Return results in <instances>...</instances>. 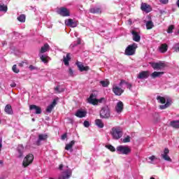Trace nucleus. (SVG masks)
<instances>
[{
    "label": "nucleus",
    "instance_id": "f257e3e1",
    "mask_svg": "<svg viewBox=\"0 0 179 179\" xmlns=\"http://www.w3.org/2000/svg\"><path fill=\"white\" fill-rule=\"evenodd\" d=\"M59 169L62 171L61 174L59 176V179H69L72 177V170L67 166L60 164Z\"/></svg>",
    "mask_w": 179,
    "mask_h": 179
},
{
    "label": "nucleus",
    "instance_id": "f03ea898",
    "mask_svg": "<svg viewBox=\"0 0 179 179\" xmlns=\"http://www.w3.org/2000/svg\"><path fill=\"white\" fill-rule=\"evenodd\" d=\"M110 134L113 139L117 141L118 139H120V138H122V129L118 127H113L110 131Z\"/></svg>",
    "mask_w": 179,
    "mask_h": 179
},
{
    "label": "nucleus",
    "instance_id": "7ed1b4c3",
    "mask_svg": "<svg viewBox=\"0 0 179 179\" xmlns=\"http://www.w3.org/2000/svg\"><path fill=\"white\" fill-rule=\"evenodd\" d=\"M99 115L101 118L108 120L111 117V110L108 106H103L100 110Z\"/></svg>",
    "mask_w": 179,
    "mask_h": 179
},
{
    "label": "nucleus",
    "instance_id": "20e7f679",
    "mask_svg": "<svg viewBox=\"0 0 179 179\" xmlns=\"http://www.w3.org/2000/svg\"><path fill=\"white\" fill-rule=\"evenodd\" d=\"M131 150V147L128 145H119L116 148V152L118 155H129Z\"/></svg>",
    "mask_w": 179,
    "mask_h": 179
},
{
    "label": "nucleus",
    "instance_id": "39448f33",
    "mask_svg": "<svg viewBox=\"0 0 179 179\" xmlns=\"http://www.w3.org/2000/svg\"><path fill=\"white\" fill-rule=\"evenodd\" d=\"M137 48L138 44L132 43L131 45L127 46L124 51V54L126 55H135V52L136 51Z\"/></svg>",
    "mask_w": 179,
    "mask_h": 179
},
{
    "label": "nucleus",
    "instance_id": "423d86ee",
    "mask_svg": "<svg viewBox=\"0 0 179 179\" xmlns=\"http://www.w3.org/2000/svg\"><path fill=\"white\" fill-rule=\"evenodd\" d=\"M33 160H34V156L32 154H29L27 155L23 160L22 166L23 167H27V166H30L33 163Z\"/></svg>",
    "mask_w": 179,
    "mask_h": 179
},
{
    "label": "nucleus",
    "instance_id": "0eeeda50",
    "mask_svg": "<svg viewBox=\"0 0 179 179\" xmlns=\"http://www.w3.org/2000/svg\"><path fill=\"white\" fill-rule=\"evenodd\" d=\"M124 90V87L120 86V83L119 85L113 84V92L116 96H121Z\"/></svg>",
    "mask_w": 179,
    "mask_h": 179
},
{
    "label": "nucleus",
    "instance_id": "6e6552de",
    "mask_svg": "<svg viewBox=\"0 0 179 179\" xmlns=\"http://www.w3.org/2000/svg\"><path fill=\"white\" fill-rule=\"evenodd\" d=\"M150 65H151L152 68L153 69H163L164 68H166V64L163 62H150Z\"/></svg>",
    "mask_w": 179,
    "mask_h": 179
},
{
    "label": "nucleus",
    "instance_id": "1a4fd4ad",
    "mask_svg": "<svg viewBox=\"0 0 179 179\" xmlns=\"http://www.w3.org/2000/svg\"><path fill=\"white\" fill-rule=\"evenodd\" d=\"M87 103L92 104V106H97V98L96 94H92L87 99Z\"/></svg>",
    "mask_w": 179,
    "mask_h": 179
},
{
    "label": "nucleus",
    "instance_id": "9d476101",
    "mask_svg": "<svg viewBox=\"0 0 179 179\" xmlns=\"http://www.w3.org/2000/svg\"><path fill=\"white\" fill-rule=\"evenodd\" d=\"M76 64L77 65V66L80 72H83L84 71H87L90 69V68L89 66H85L83 65V64H82V62H77L76 63Z\"/></svg>",
    "mask_w": 179,
    "mask_h": 179
},
{
    "label": "nucleus",
    "instance_id": "9b49d317",
    "mask_svg": "<svg viewBox=\"0 0 179 179\" xmlns=\"http://www.w3.org/2000/svg\"><path fill=\"white\" fill-rule=\"evenodd\" d=\"M57 12L59 15H61V16H69V10H68L66 8H60Z\"/></svg>",
    "mask_w": 179,
    "mask_h": 179
},
{
    "label": "nucleus",
    "instance_id": "f8f14e48",
    "mask_svg": "<svg viewBox=\"0 0 179 179\" xmlns=\"http://www.w3.org/2000/svg\"><path fill=\"white\" fill-rule=\"evenodd\" d=\"M17 157H22L23 153H24V147L22 145H19L17 148Z\"/></svg>",
    "mask_w": 179,
    "mask_h": 179
},
{
    "label": "nucleus",
    "instance_id": "ddd939ff",
    "mask_svg": "<svg viewBox=\"0 0 179 179\" xmlns=\"http://www.w3.org/2000/svg\"><path fill=\"white\" fill-rule=\"evenodd\" d=\"M131 34L133 36L134 41H136V43H139L141 41V35L139 34V32L132 30Z\"/></svg>",
    "mask_w": 179,
    "mask_h": 179
},
{
    "label": "nucleus",
    "instance_id": "4468645a",
    "mask_svg": "<svg viewBox=\"0 0 179 179\" xmlns=\"http://www.w3.org/2000/svg\"><path fill=\"white\" fill-rule=\"evenodd\" d=\"M65 24L69 26V27H76V26H78V22L72 19H68L65 20Z\"/></svg>",
    "mask_w": 179,
    "mask_h": 179
},
{
    "label": "nucleus",
    "instance_id": "2eb2a0df",
    "mask_svg": "<svg viewBox=\"0 0 179 179\" xmlns=\"http://www.w3.org/2000/svg\"><path fill=\"white\" fill-rule=\"evenodd\" d=\"M169 153H170V150H169L168 148H165L164 153L162 154V157L166 162H171V158L169 156Z\"/></svg>",
    "mask_w": 179,
    "mask_h": 179
},
{
    "label": "nucleus",
    "instance_id": "dca6fc26",
    "mask_svg": "<svg viewBox=\"0 0 179 179\" xmlns=\"http://www.w3.org/2000/svg\"><path fill=\"white\" fill-rule=\"evenodd\" d=\"M122 110H124V103H122V101H119L117 102L116 106H115V111L118 113V114H121V113H122Z\"/></svg>",
    "mask_w": 179,
    "mask_h": 179
},
{
    "label": "nucleus",
    "instance_id": "f3484780",
    "mask_svg": "<svg viewBox=\"0 0 179 179\" xmlns=\"http://www.w3.org/2000/svg\"><path fill=\"white\" fill-rule=\"evenodd\" d=\"M141 10H143V12H146V13H149V12L152 11V7H150V5L146 4V3H142L141 4Z\"/></svg>",
    "mask_w": 179,
    "mask_h": 179
},
{
    "label": "nucleus",
    "instance_id": "a211bd4d",
    "mask_svg": "<svg viewBox=\"0 0 179 179\" xmlns=\"http://www.w3.org/2000/svg\"><path fill=\"white\" fill-rule=\"evenodd\" d=\"M121 87H123V89L125 90V87H127V89H129L131 90V87H132V85L131 83H127L125 80H122L120 83V85Z\"/></svg>",
    "mask_w": 179,
    "mask_h": 179
},
{
    "label": "nucleus",
    "instance_id": "6ab92c4d",
    "mask_svg": "<svg viewBox=\"0 0 179 179\" xmlns=\"http://www.w3.org/2000/svg\"><path fill=\"white\" fill-rule=\"evenodd\" d=\"M138 79H148L149 78V71H141L137 76Z\"/></svg>",
    "mask_w": 179,
    "mask_h": 179
},
{
    "label": "nucleus",
    "instance_id": "aec40b11",
    "mask_svg": "<svg viewBox=\"0 0 179 179\" xmlns=\"http://www.w3.org/2000/svg\"><path fill=\"white\" fill-rule=\"evenodd\" d=\"M86 114H87V112H86V110H78L76 113L75 115H76V117H78V118H83V117H86Z\"/></svg>",
    "mask_w": 179,
    "mask_h": 179
},
{
    "label": "nucleus",
    "instance_id": "412c9836",
    "mask_svg": "<svg viewBox=\"0 0 179 179\" xmlns=\"http://www.w3.org/2000/svg\"><path fill=\"white\" fill-rule=\"evenodd\" d=\"M163 75H164V72L163 71H154L151 73L150 76L152 79H155V78H160L161 76H163Z\"/></svg>",
    "mask_w": 179,
    "mask_h": 179
},
{
    "label": "nucleus",
    "instance_id": "4be33fe9",
    "mask_svg": "<svg viewBox=\"0 0 179 179\" xmlns=\"http://www.w3.org/2000/svg\"><path fill=\"white\" fill-rule=\"evenodd\" d=\"M29 110H34L36 114H41V108H40V106H37L36 105H30Z\"/></svg>",
    "mask_w": 179,
    "mask_h": 179
},
{
    "label": "nucleus",
    "instance_id": "5701e85b",
    "mask_svg": "<svg viewBox=\"0 0 179 179\" xmlns=\"http://www.w3.org/2000/svg\"><path fill=\"white\" fill-rule=\"evenodd\" d=\"M47 138H48V136H47V134H39L38 139L36 142V145H38V146H39V145H41V141H46Z\"/></svg>",
    "mask_w": 179,
    "mask_h": 179
},
{
    "label": "nucleus",
    "instance_id": "b1692460",
    "mask_svg": "<svg viewBox=\"0 0 179 179\" xmlns=\"http://www.w3.org/2000/svg\"><path fill=\"white\" fill-rule=\"evenodd\" d=\"M57 106V100L54 99L52 103L48 106L46 108L47 113H51L52 111V109Z\"/></svg>",
    "mask_w": 179,
    "mask_h": 179
},
{
    "label": "nucleus",
    "instance_id": "393cba45",
    "mask_svg": "<svg viewBox=\"0 0 179 179\" xmlns=\"http://www.w3.org/2000/svg\"><path fill=\"white\" fill-rule=\"evenodd\" d=\"M73 145H75V141H71L69 143L66 145L65 149L66 150H70V152H73Z\"/></svg>",
    "mask_w": 179,
    "mask_h": 179
},
{
    "label": "nucleus",
    "instance_id": "a878e982",
    "mask_svg": "<svg viewBox=\"0 0 179 179\" xmlns=\"http://www.w3.org/2000/svg\"><path fill=\"white\" fill-rule=\"evenodd\" d=\"M168 48H169V46L167 45V44L164 43L159 46V50L160 52L164 53L167 52Z\"/></svg>",
    "mask_w": 179,
    "mask_h": 179
},
{
    "label": "nucleus",
    "instance_id": "bb28decb",
    "mask_svg": "<svg viewBox=\"0 0 179 179\" xmlns=\"http://www.w3.org/2000/svg\"><path fill=\"white\" fill-rule=\"evenodd\" d=\"M50 50V45L48 43H45L43 46L41 48V54H44V52H47V51H49Z\"/></svg>",
    "mask_w": 179,
    "mask_h": 179
},
{
    "label": "nucleus",
    "instance_id": "cd10ccee",
    "mask_svg": "<svg viewBox=\"0 0 179 179\" xmlns=\"http://www.w3.org/2000/svg\"><path fill=\"white\" fill-rule=\"evenodd\" d=\"M91 13H101L102 10L100 7H94L90 9Z\"/></svg>",
    "mask_w": 179,
    "mask_h": 179
},
{
    "label": "nucleus",
    "instance_id": "c85d7f7f",
    "mask_svg": "<svg viewBox=\"0 0 179 179\" xmlns=\"http://www.w3.org/2000/svg\"><path fill=\"white\" fill-rule=\"evenodd\" d=\"M95 124L98 128H104V123L103 122V120H101L100 119L96 120Z\"/></svg>",
    "mask_w": 179,
    "mask_h": 179
},
{
    "label": "nucleus",
    "instance_id": "c756f323",
    "mask_svg": "<svg viewBox=\"0 0 179 179\" xmlns=\"http://www.w3.org/2000/svg\"><path fill=\"white\" fill-rule=\"evenodd\" d=\"M69 61H71V56L69 53H68L66 57H64V65L68 66V65H69Z\"/></svg>",
    "mask_w": 179,
    "mask_h": 179
},
{
    "label": "nucleus",
    "instance_id": "7c9ffc66",
    "mask_svg": "<svg viewBox=\"0 0 179 179\" xmlns=\"http://www.w3.org/2000/svg\"><path fill=\"white\" fill-rule=\"evenodd\" d=\"M4 111L7 114H13V110H12V106L10 105H6Z\"/></svg>",
    "mask_w": 179,
    "mask_h": 179
},
{
    "label": "nucleus",
    "instance_id": "2f4dec72",
    "mask_svg": "<svg viewBox=\"0 0 179 179\" xmlns=\"http://www.w3.org/2000/svg\"><path fill=\"white\" fill-rule=\"evenodd\" d=\"M145 26L147 30H150V29H153L155 25L153 24V22H152V20H149L146 22Z\"/></svg>",
    "mask_w": 179,
    "mask_h": 179
},
{
    "label": "nucleus",
    "instance_id": "473e14b6",
    "mask_svg": "<svg viewBox=\"0 0 179 179\" xmlns=\"http://www.w3.org/2000/svg\"><path fill=\"white\" fill-rule=\"evenodd\" d=\"M40 59L42 62H44V64H47V62H48V59H50L49 57L45 55H40Z\"/></svg>",
    "mask_w": 179,
    "mask_h": 179
},
{
    "label": "nucleus",
    "instance_id": "72a5a7b5",
    "mask_svg": "<svg viewBox=\"0 0 179 179\" xmlns=\"http://www.w3.org/2000/svg\"><path fill=\"white\" fill-rule=\"evenodd\" d=\"M171 127L173 128L178 129L179 128V120H173L171 122Z\"/></svg>",
    "mask_w": 179,
    "mask_h": 179
},
{
    "label": "nucleus",
    "instance_id": "f704fd0d",
    "mask_svg": "<svg viewBox=\"0 0 179 179\" xmlns=\"http://www.w3.org/2000/svg\"><path fill=\"white\" fill-rule=\"evenodd\" d=\"M148 163H150V164H155V161L157 160V157H156V156L152 155L151 157H149L148 159Z\"/></svg>",
    "mask_w": 179,
    "mask_h": 179
},
{
    "label": "nucleus",
    "instance_id": "c9c22d12",
    "mask_svg": "<svg viewBox=\"0 0 179 179\" xmlns=\"http://www.w3.org/2000/svg\"><path fill=\"white\" fill-rule=\"evenodd\" d=\"M107 101V98L106 97H101L96 101V106H99V104H103Z\"/></svg>",
    "mask_w": 179,
    "mask_h": 179
},
{
    "label": "nucleus",
    "instance_id": "e433bc0d",
    "mask_svg": "<svg viewBox=\"0 0 179 179\" xmlns=\"http://www.w3.org/2000/svg\"><path fill=\"white\" fill-rule=\"evenodd\" d=\"M157 100L159 103H161L162 104H164V103H166V98L162 96H157Z\"/></svg>",
    "mask_w": 179,
    "mask_h": 179
},
{
    "label": "nucleus",
    "instance_id": "4c0bfd02",
    "mask_svg": "<svg viewBox=\"0 0 179 179\" xmlns=\"http://www.w3.org/2000/svg\"><path fill=\"white\" fill-rule=\"evenodd\" d=\"M100 85H101V86H103V87H107L108 86V85H110V81L109 80H101L100 81Z\"/></svg>",
    "mask_w": 179,
    "mask_h": 179
},
{
    "label": "nucleus",
    "instance_id": "58836bf2",
    "mask_svg": "<svg viewBox=\"0 0 179 179\" xmlns=\"http://www.w3.org/2000/svg\"><path fill=\"white\" fill-rule=\"evenodd\" d=\"M171 104V103H170V101H167L166 104L159 106V108L161 110H166V108H168V107H170Z\"/></svg>",
    "mask_w": 179,
    "mask_h": 179
},
{
    "label": "nucleus",
    "instance_id": "ea45409f",
    "mask_svg": "<svg viewBox=\"0 0 179 179\" xmlns=\"http://www.w3.org/2000/svg\"><path fill=\"white\" fill-rule=\"evenodd\" d=\"M17 20L19 22H21L22 23H24L26 22V15H21L17 17Z\"/></svg>",
    "mask_w": 179,
    "mask_h": 179
},
{
    "label": "nucleus",
    "instance_id": "a19ab883",
    "mask_svg": "<svg viewBox=\"0 0 179 179\" xmlns=\"http://www.w3.org/2000/svg\"><path fill=\"white\" fill-rule=\"evenodd\" d=\"M8 10V7L3 4L0 3V12L6 13Z\"/></svg>",
    "mask_w": 179,
    "mask_h": 179
},
{
    "label": "nucleus",
    "instance_id": "79ce46f5",
    "mask_svg": "<svg viewBox=\"0 0 179 179\" xmlns=\"http://www.w3.org/2000/svg\"><path fill=\"white\" fill-rule=\"evenodd\" d=\"M122 141L123 143H128L129 142H131V136H127Z\"/></svg>",
    "mask_w": 179,
    "mask_h": 179
},
{
    "label": "nucleus",
    "instance_id": "37998d69",
    "mask_svg": "<svg viewBox=\"0 0 179 179\" xmlns=\"http://www.w3.org/2000/svg\"><path fill=\"white\" fill-rule=\"evenodd\" d=\"M106 148L110 150V152H115V148L111 145H106Z\"/></svg>",
    "mask_w": 179,
    "mask_h": 179
},
{
    "label": "nucleus",
    "instance_id": "c03bdc74",
    "mask_svg": "<svg viewBox=\"0 0 179 179\" xmlns=\"http://www.w3.org/2000/svg\"><path fill=\"white\" fill-rule=\"evenodd\" d=\"M55 90L57 93H62V92H64V89H59V85L55 87Z\"/></svg>",
    "mask_w": 179,
    "mask_h": 179
},
{
    "label": "nucleus",
    "instance_id": "a18cd8bd",
    "mask_svg": "<svg viewBox=\"0 0 179 179\" xmlns=\"http://www.w3.org/2000/svg\"><path fill=\"white\" fill-rule=\"evenodd\" d=\"M13 71L15 72V73H19V69H17L16 64L13 66Z\"/></svg>",
    "mask_w": 179,
    "mask_h": 179
},
{
    "label": "nucleus",
    "instance_id": "49530a36",
    "mask_svg": "<svg viewBox=\"0 0 179 179\" xmlns=\"http://www.w3.org/2000/svg\"><path fill=\"white\" fill-rule=\"evenodd\" d=\"M174 29V26L171 25L169 27L168 30H167V33H173V30Z\"/></svg>",
    "mask_w": 179,
    "mask_h": 179
},
{
    "label": "nucleus",
    "instance_id": "de8ad7c7",
    "mask_svg": "<svg viewBox=\"0 0 179 179\" xmlns=\"http://www.w3.org/2000/svg\"><path fill=\"white\" fill-rule=\"evenodd\" d=\"M173 50H175L176 52H179V43H176L174 45Z\"/></svg>",
    "mask_w": 179,
    "mask_h": 179
},
{
    "label": "nucleus",
    "instance_id": "09e8293b",
    "mask_svg": "<svg viewBox=\"0 0 179 179\" xmlns=\"http://www.w3.org/2000/svg\"><path fill=\"white\" fill-rule=\"evenodd\" d=\"M69 75L70 76H75V73L71 68L69 69Z\"/></svg>",
    "mask_w": 179,
    "mask_h": 179
},
{
    "label": "nucleus",
    "instance_id": "8fccbe9b",
    "mask_svg": "<svg viewBox=\"0 0 179 179\" xmlns=\"http://www.w3.org/2000/svg\"><path fill=\"white\" fill-rule=\"evenodd\" d=\"M83 124H84V127H85V128H89V127L90 126V123H89L88 121H85Z\"/></svg>",
    "mask_w": 179,
    "mask_h": 179
},
{
    "label": "nucleus",
    "instance_id": "3c124183",
    "mask_svg": "<svg viewBox=\"0 0 179 179\" xmlns=\"http://www.w3.org/2000/svg\"><path fill=\"white\" fill-rule=\"evenodd\" d=\"M159 2H161V3H163L164 5H166L169 3V0H159Z\"/></svg>",
    "mask_w": 179,
    "mask_h": 179
},
{
    "label": "nucleus",
    "instance_id": "603ef678",
    "mask_svg": "<svg viewBox=\"0 0 179 179\" xmlns=\"http://www.w3.org/2000/svg\"><path fill=\"white\" fill-rule=\"evenodd\" d=\"M62 141H65V139H66V134H64L62 136Z\"/></svg>",
    "mask_w": 179,
    "mask_h": 179
},
{
    "label": "nucleus",
    "instance_id": "864d4df0",
    "mask_svg": "<svg viewBox=\"0 0 179 179\" xmlns=\"http://www.w3.org/2000/svg\"><path fill=\"white\" fill-rule=\"evenodd\" d=\"M11 87H16V83H13L10 85Z\"/></svg>",
    "mask_w": 179,
    "mask_h": 179
},
{
    "label": "nucleus",
    "instance_id": "5fc2aeb1",
    "mask_svg": "<svg viewBox=\"0 0 179 179\" xmlns=\"http://www.w3.org/2000/svg\"><path fill=\"white\" fill-rule=\"evenodd\" d=\"M29 69H31V71H33V69H34V67L33 66V65L29 66Z\"/></svg>",
    "mask_w": 179,
    "mask_h": 179
},
{
    "label": "nucleus",
    "instance_id": "6e6d98bb",
    "mask_svg": "<svg viewBox=\"0 0 179 179\" xmlns=\"http://www.w3.org/2000/svg\"><path fill=\"white\" fill-rule=\"evenodd\" d=\"M23 64H24V62H22V63H20V64H19V66H23Z\"/></svg>",
    "mask_w": 179,
    "mask_h": 179
},
{
    "label": "nucleus",
    "instance_id": "4d7b16f0",
    "mask_svg": "<svg viewBox=\"0 0 179 179\" xmlns=\"http://www.w3.org/2000/svg\"><path fill=\"white\" fill-rule=\"evenodd\" d=\"M176 5H177V6L179 8V0L177 1Z\"/></svg>",
    "mask_w": 179,
    "mask_h": 179
},
{
    "label": "nucleus",
    "instance_id": "13d9d810",
    "mask_svg": "<svg viewBox=\"0 0 179 179\" xmlns=\"http://www.w3.org/2000/svg\"><path fill=\"white\" fill-rule=\"evenodd\" d=\"M77 44H80V39H78Z\"/></svg>",
    "mask_w": 179,
    "mask_h": 179
},
{
    "label": "nucleus",
    "instance_id": "bf43d9fd",
    "mask_svg": "<svg viewBox=\"0 0 179 179\" xmlns=\"http://www.w3.org/2000/svg\"><path fill=\"white\" fill-rule=\"evenodd\" d=\"M0 143H2V138L0 137Z\"/></svg>",
    "mask_w": 179,
    "mask_h": 179
},
{
    "label": "nucleus",
    "instance_id": "052dcab7",
    "mask_svg": "<svg viewBox=\"0 0 179 179\" xmlns=\"http://www.w3.org/2000/svg\"><path fill=\"white\" fill-rule=\"evenodd\" d=\"M76 45H71V47H75Z\"/></svg>",
    "mask_w": 179,
    "mask_h": 179
},
{
    "label": "nucleus",
    "instance_id": "680f3d73",
    "mask_svg": "<svg viewBox=\"0 0 179 179\" xmlns=\"http://www.w3.org/2000/svg\"><path fill=\"white\" fill-rule=\"evenodd\" d=\"M2 163H3L2 161H0V164H2Z\"/></svg>",
    "mask_w": 179,
    "mask_h": 179
},
{
    "label": "nucleus",
    "instance_id": "e2e57ef3",
    "mask_svg": "<svg viewBox=\"0 0 179 179\" xmlns=\"http://www.w3.org/2000/svg\"><path fill=\"white\" fill-rule=\"evenodd\" d=\"M32 121H34V119H32Z\"/></svg>",
    "mask_w": 179,
    "mask_h": 179
},
{
    "label": "nucleus",
    "instance_id": "0e129e2a",
    "mask_svg": "<svg viewBox=\"0 0 179 179\" xmlns=\"http://www.w3.org/2000/svg\"><path fill=\"white\" fill-rule=\"evenodd\" d=\"M178 33L179 34V30H178Z\"/></svg>",
    "mask_w": 179,
    "mask_h": 179
},
{
    "label": "nucleus",
    "instance_id": "69168bd1",
    "mask_svg": "<svg viewBox=\"0 0 179 179\" xmlns=\"http://www.w3.org/2000/svg\"><path fill=\"white\" fill-rule=\"evenodd\" d=\"M50 179H54V178H50Z\"/></svg>",
    "mask_w": 179,
    "mask_h": 179
}]
</instances>
